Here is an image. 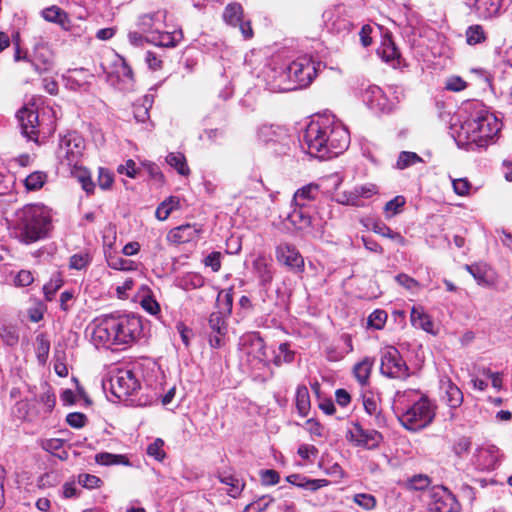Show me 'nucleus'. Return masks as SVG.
<instances>
[{
	"label": "nucleus",
	"instance_id": "obj_1",
	"mask_svg": "<svg viewBox=\"0 0 512 512\" xmlns=\"http://www.w3.org/2000/svg\"><path fill=\"white\" fill-rule=\"evenodd\" d=\"M142 330V321L138 316L107 315L93 322L90 337L96 347L125 349L137 341Z\"/></svg>",
	"mask_w": 512,
	"mask_h": 512
},
{
	"label": "nucleus",
	"instance_id": "obj_2",
	"mask_svg": "<svg viewBox=\"0 0 512 512\" xmlns=\"http://www.w3.org/2000/svg\"><path fill=\"white\" fill-rule=\"evenodd\" d=\"M393 401L394 412L406 430L415 432L424 429L435 418V405L419 390L397 391Z\"/></svg>",
	"mask_w": 512,
	"mask_h": 512
},
{
	"label": "nucleus",
	"instance_id": "obj_3",
	"mask_svg": "<svg viewBox=\"0 0 512 512\" xmlns=\"http://www.w3.org/2000/svg\"><path fill=\"white\" fill-rule=\"evenodd\" d=\"M500 126L494 115L475 104L474 113L461 124L455 140L460 147L472 144L484 147L499 133Z\"/></svg>",
	"mask_w": 512,
	"mask_h": 512
},
{
	"label": "nucleus",
	"instance_id": "obj_4",
	"mask_svg": "<svg viewBox=\"0 0 512 512\" xmlns=\"http://www.w3.org/2000/svg\"><path fill=\"white\" fill-rule=\"evenodd\" d=\"M52 215L44 205H27L17 213V229L22 243L31 244L48 236Z\"/></svg>",
	"mask_w": 512,
	"mask_h": 512
},
{
	"label": "nucleus",
	"instance_id": "obj_5",
	"mask_svg": "<svg viewBox=\"0 0 512 512\" xmlns=\"http://www.w3.org/2000/svg\"><path fill=\"white\" fill-rule=\"evenodd\" d=\"M84 140L77 133L65 135L59 143L56 152L57 159L62 168L74 173V169L80 166L83 156Z\"/></svg>",
	"mask_w": 512,
	"mask_h": 512
},
{
	"label": "nucleus",
	"instance_id": "obj_6",
	"mask_svg": "<svg viewBox=\"0 0 512 512\" xmlns=\"http://www.w3.org/2000/svg\"><path fill=\"white\" fill-rule=\"evenodd\" d=\"M316 74L317 67L311 59H297L287 67L284 73L293 85L279 87V90L286 91L306 87L311 84Z\"/></svg>",
	"mask_w": 512,
	"mask_h": 512
},
{
	"label": "nucleus",
	"instance_id": "obj_7",
	"mask_svg": "<svg viewBox=\"0 0 512 512\" xmlns=\"http://www.w3.org/2000/svg\"><path fill=\"white\" fill-rule=\"evenodd\" d=\"M380 371L384 376L394 379L405 380L410 376L409 367L400 352L392 346L382 353Z\"/></svg>",
	"mask_w": 512,
	"mask_h": 512
},
{
	"label": "nucleus",
	"instance_id": "obj_8",
	"mask_svg": "<svg viewBox=\"0 0 512 512\" xmlns=\"http://www.w3.org/2000/svg\"><path fill=\"white\" fill-rule=\"evenodd\" d=\"M326 137V125H321L319 122H311L303 135V144L307 146V152L317 158H326Z\"/></svg>",
	"mask_w": 512,
	"mask_h": 512
},
{
	"label": "nucleus",
	"instance_id": "obj_9",
	"mask_svg": "<svg viewBox=\"0 0 512 512\" xmlns=\"http://www.w3.org/2000/svg\"><path fill=\"white\" fill-rule=\"evenodd\" d=\"M428 512H460L455 495L446 487L435 486L429 491Z\"/></svg>",
	"mask_w": 512,
	"mask_h": 512
},
{
	"label": "nucleus",
	"instance_id": "obj_10",
	"mask_svg": "<svg viewBox=\"0 0 512 512\" xmlns=\"http://www.w3.org/2000/svg\"><path fill=\"white\" fill-rule=\"evenodd\" d=\"M347 439L355 446L371 450L379 446L383 436L376 430L364 429L360 423L353 422L347 432Z\"/></svg>",
	"mask_w": 512,
	"mask_h": 512
},
{
	"label": "nucleus",
	"instance_id": "obj_11",
	"mask_svg": "<svg viewBox=\"0 0 512 512\" xmlns=\"http://www.w3.org/2000/svg\"><path fill=\"white\" fill-rule=\"evenodd\" d=\"M326 136V158L338 156L349 145V133L341 125H326Z\"/></svg>",
	"mask_w": 512,
	"mask_h": 512
},
{
	"label": "nucleus",
	"instance_id": "obj_12",
	"mask_svg": "<svg viewBox=\"0 0 512 512\" xmlns=\"http://www.w3.org/2000/svg\"><path fill=\"white\" fill-rule=\"evenodd\" d=\"M111 391L119 399L133 395L140 387L139 381L130 370L119 371L111 377Z\"/></svg>",
	"mask_w": 512,
	"mask_h": 512
},
{
	"label": "nucleus",
	"instance_id": "obj_13",
	"mask_svg": "<svg viewBox=\"0 0 512 512\" xmlns=\"http://www.w3.org/2000/svg\"><path fill=\"white\" fill-rule=\"evenodd\" d=\"M276 258L291 271L300 273L304 270V258L292 244L280 243L276 247Z\"/></svg>",
	"mask_w": 512,
	"mask_h": 512
},
{
	"label": "nucleus",
	"instance_id": "obj_14",
	"mask_svg": "<svg viewBox=\"0 0 512 512\" xmlns=\"http://www.w3.org/2000/svg\"><path fill=\"white\" fill-rule=\"evenodd\" d=\"M22 134L29 140H37L39 116L33 106L22 107L16 115Z\"/></svg>",
	"mask_w": 512,
	"mask_h": 512
},
{
	"label": "nucleus",
	"instance_id": "obj_15",
	"mask_svg": "<svg viewBox=\"0 0 512 512\" xmlns=\"http://www.w3.org/2000/svg\"><path fill=\"white\" fill-rule=\"evenodd\" d=\"M287 219L295 229L303 231L308 235L316 237L321 234V230L316 229L313 225V219L305 206L295 205V208L289 213Z\"/></svg>",
	"mask_w": 512,
	"mask_h": 512
},
{
	"label": "nucleus",
	"instance_id": "obj_16",
	"mask_svg": "<svg viewBox=\"0 0 512 512\" xmlns=\"http://www.w3.org/2000/svg\"><path fill=\"white\" fill-rule=\"evenodd\" d=\"M245 353L259 362H266L267 352L264 340L257 333H251L242 338Z\"/></svg>",
	"mask_w": 512,
	"mask_h": 512
},
{
	"label": "nucleus",
	"instance_id": "obj_17",
	"mask_svg": "<svg viewBox=\"0 0 512 512\" xmlns=\"http://www.w3.org/2000/svg\"><path fill=\"white\" fill-rule=\"evenodd\" d=\"M201 228L196 224H183L171 229L167 235L169 242L184 244L198 239Z\"/></svg>",
	"mask_w": 512,
	"mask_h": 512
},
{
	"label": "nucleus",
	"instance_id": "obj_18",
	"mask_svg": "<svg viewBox=\"0 0 512 512\" xmlns=\"http://www.w3.org/2000/svg\"><path fill=\"white\" fill-rule=\"evenodd\" d=\"M363 98L371 109L387 112L392 108L383 90L378 86H369L365 90Z\"/></svg>",
	"mask_w": 512,
	"mask_h": 512
},
{
	"label": "nucleus",
	"instance_id": "obj_19",
	"mask_svg": "<svg viewBox=\"0 0 512 512\" xmlns=\"http://www.w3.org/2000/svg\"><path fill=\"white\" fill-rule=\"evenodd\" d=\"M29 63L39 74L50 71L53 67L52 52L46 46L39 45L35 48L33 57L30 58Z\"/></svg>",
	"mask_w": 512,
	"mask_h": 512
},
{
	"label": "nucleus",
	"instance_id": "obj_20",
	"mask_svg": "<svg viewBox=\"0 0 512 512\" xmlns=\"http://www.w3.org/2000/svg\"><path fill=\"white\" fill-rule=\"evenodd\" d=\"M441 390L443 392L442 400L450 409H457L462 405L464 400L463 392L449 378L441 381Z\"/></svg>",
	"mask_w": 512,
	"mask_h": 512
},
{
	"label": "nucleus",
	"instance_id": "obj_21",
	"mask_svg": "<svg viewBox=\"0 0 512 512\" xmlns=\"http://www.w3.org/2000/svg\"><path fill=\"white\" fill-rule=\"evenodd\" d=\"M465 269L473 276L476 282L485 287L494 285L495 278L492 270L486 265H466Z\"/></svg>",
	"mask_w": 512,
	"mask_h": 512
},
{
	"label": "nucleus",
	"instance_id": "obj_22",
	"mask_svg": "<svg viewBox=\"0 0 512 512\" xmlns=\"http://www.w3.org/2000/svg\"><path fill=\"white\" fill-rule=\"evenodd\" d=\"M377 54L393 67L399 64L400 53L391 37H385L382 40L381 46L377 49Z\"/></svg>",
	"mask_w": 512,
	"mask_h": 512
},
{
	"label": "nucleus",
	"instance_id": "obj_23",
	"mask_svg": "<svg viewBox=\"0 0 512 512\" xmlns=\"http://www.w3.org/2000/svg\"><path fill=\"white\" fill-rule=\"evenodd\" d=\"M287 481L300 488H304L309 491H316L329 484L326 479H310L300 474H291L287 477Z\"/></svg>",
	"mask_w": 512,
	"mask_h": 512
},
{
	"label": "nucleus",
	"instance_id": "obj_24",
	"mask_svg": "<svg viewBox=\"0 0 512 512\" xmlns=\"http://www.w3.org/2000/svg\"><path fill=\"white\" fill-rule=\"evenodd\" d=\"M15 417L21 420L34 421L41 417L40 410L36 409L27 400H19L12 409Z\"/></svg>",
	"mask_w": 512,
	"mask_h": 512
},
{
	"label": "nucleus",
	"instance_id": "obj_25",
	"mask_svg": "<svg viewBox=\"0 0 512 512\" xmlns=\"http://www.w3.org/2000/svg\"><path fill=\"white\" fill-rule=\"evenodd\" d=\"M163 18L164 15L160 11L144 14L139 17L138 26L143 32H151L153 35L159 30Z\"/></svg>",
	"mask_w": 512,
	"mask_h": 512
},
{
	"label": "nucleus",
	"instance_id": "obj_26",
	"mask_svg": "<svg viewBox=\"0 0 512 512\" xmlns=\"http://www.w3.org/2000/svg\"><path fill=\"white\" fill-rule=\"evenodd\" d=\"M320 193V187L317 184L310 183L298 189L293 197L296 206H305L308 201L315 200Z\"/></svg>",
	"mask_w": 512,
	"mask_h": 512
},
{
	"label": "nucleus",
	"instance_id": "obj_27",
	"mask_svg": "<svg viewBox=\"0 0 512 512\" xmlns=\"http://www.w3.org/2000/svg\"><path fill=\"white\" fill-rule=\"evenodd\" d=\"M465 38L469 46L483 45L488 41V33L484 26L473 24L467 27Z\"/></svg>",
	"mask_w": 512,
	"mask_h": 512
},
{
	"label": "nucleus",
	"instance_id": "obj_28",
	"mask_svg": "<svg viewBox=\"0 0 512 512\" xmlns=\"http://www.w3.org/2000/svg\"><path fill=\"white\" fill-rule=\"evenodd\" d=\"M374 366V358L364 357L353 367V374L360 385L364 386L368 383L372 368Z\"/></svg>",
	"mask_w": 512,
	"mask_h": 512
},
{
	"label": "nucleus",
	"instance_id": "obj_29",
	"mask_svg": "<svg viewBox=\"0 0 512 512\" xmlns=\"http://www.w3.org/2000/svg\"><path fill=\"white\" fill-rule=\"evenodd\" d=\"M474 7L479 17L491 18L499 12L501 0H475Z\"/></svg>",
	"mask_w": 512,
	"mask_h": 512
},
{
	"label": "nucleus",
	"instance_id": "obj_30",
	"mask_svg": "<svg viewBox=\"0 0 512 512\" xmlns=\"http://www.w3.org/2000/svg\"><path fill=\"white\" fill-rule=\"evenodd\" d=\"M181 37V32L174 31L170 33L157 31L148 41L161 47H174L180 41Z\"/></svg>",
	"mask_w": 512,
	"mask_h": 512
},
{
	"label": "nucleus",
	"instance_id": "obj_31",
	"mask_svg": "<svg viewBox=\"0 0 512 512\" xmlns=\"http://www.w3.org/2000/svg\"><path fill=\"white\" fill-rule=\"evenodd\" d=\"M43 18L48 22L59 24L63 28H67L69 24L68 16L64 10L58 6H50L42 11Z\"/></svg>",
	"mask_w": 512,
	"mask_h": 512
},
{
	"label": "nucleus",
	"instance_id": "obj_32",
	"mask_svg": "<svg viewBox=\"0 0 512 512\" xmlns=\"http://www.w3.org/2000/svg\"><path fill=\"white\" fill-rule=\"evenodd\" d=\"M166 163L174 168L178 174L182 176H188L190 169L188 167L186 157L180 152H170L166 156Z\"/></svg>",
	"mask_w": 512,
	"mask_h": 512
},
{
	"label": "nucleus",
	"instance_id": "obj_33",
	"mask_svg": "<svg viewBox=\"0 0 512 512\" xmlns=\"http://www.w3.org/2000/svg\"><path fill=\"white\" fill-rule=\"evenodd\" d=\"M219 480L221 483L229 486L228 494L233 498L238 497L245 486L241 479L230 473L219 474Z\"/></svg>",
	"mask_w": 512,
	"mask_h": 512
},
{
	"label": "nucleus",
	"instance_id": "obj_34",
	"mask_svg": "<svg viewBox=\"0 0 512 512\" xmlns=\"http://www.w3.org/2000/svg\"><path fill=\"white\" fill-rule=\"evenodd\" d=\"M95 462L99 465H125L129 466L130 461L125 455L101 452L95 455Z\"/></svg>",
	"mask_w": 512,
	"mask_h": 512
},
{
	"label": "nucleus",
	"instance_id": "obj_35",
	"mask_svg": "<svg viewBox=\"0 0 512 512\" xmlns=\"http://www.w3.org/2000/svg\"><path fill=\"white\" fill-rule=\"evenodd\" d=\"M284 136L285 131L280 127H274L273 125H262L258 130V138L264 143L278 141Z\"/></svg>",
	"mask_w": 512,
	"mask_h": 512
},
{
	"label": "nucleus",
	"instance_id": "obj_36",
	"mask_svg": "<svg viewBox=\"0 0 512 512\" xmlns=\"http://www.w3.org/2000/svg\"><path fill=\"white\" fill-rule=\"evenodd\" d=\"M180 200L178 197L170 196L165 199L156 209V218L163 221L166 220L173 210L179 208Z\"/></svg>",
	"mask_w": 512,
	"mask_h": 512
},
{
	"label": "nucleus",
	"instance_id": "obj_37",
	"mask_svg": "<svg viewBox=\"0 0 512 512\" xmlns=\"http://www.w3.org/2000/svg\"><path fill=\"white\" fill-rule=\"evenodd\" d=\"M372 231L382 237L390 238L396 241L399 245L404 246L406 243L405 238L398 232H394L389 226L383 222H375L372 226Z\"/></svg>",
	"mask_w": 512,
	"mask_h": 512
},
{
	"label": "nucleus",
	"instance_id": "obj_38",
	"mask_svg": "<svg viewBox=\"0 0 512 512\" xmlns=\"http://www.w3.org/2000/svg\"><path fill=\"white\" fill-rule=\"evenodd\" d=\"M296 408L302 417L308 415L310 410V395L306 386H299L296 390Z\"/></svg>",
	"mask_w": 512,
	"mask_h": 512
},
{
	"label": "nucleus",
	"instance_id": "obj_39",
	"mask_svg": "<svg viewBox=\"0 0 512 512\" xmlns=\"http://www.w3.org/2000/svg\"><path fill=\"white\" fill-rule=\"evenodd\" d=\"M243 9L238 3L229 4L223 13V19L231 26H237L242 20Z\"/></svg>",
	"mask_w": 512,
	"mask_h": 512
},
{
	"label": "nucleus",
	"instance_id": "obj_40",
	"mask_svg": "<svg viewBox=\"0 0 512 512\" xmlns=\"http://www.w3.org/2000/svg\"><path fill=\"white\" fill-rule=\"evenodd\" d=\"M38 402L43 405L42 410H40L41 417H45L52 412L56 398L50 387L45 386L43 393L39 396Z\"/></svg>",
	"mask_w": 512,
	"mask_h": 512
},
{
	"label": "nucleus",
	"instance_id": "obj_41",
	"mask_svg": "<svg viewBox=\"0 0 512 512\" xmlns=\"http://www.w3.org/2000/svg\"><path fill=\"white\" fill-rule=\"evenodd\" d=\"M335 200L342 205L361 206V199L358 194L357 187L350 191L338 192L335 195Z\"/></svg>",
	"mask_w": 512,
	"mask_h": 512
},
{
	"label": "nucleus",
	"instance_id": "obj_42",
	"mask_svg": "<svg viewBox=\"0 0 512 512\" xmlns=\"http://www.w3.org/2000/svg\"><path fill=\"white\" fill-rule=\"evenodd\" d=\"M423 162L422 158L415 152L402 151L397 159L396 168L403 170Z\"/></svg>",
	"mask_w": 512,
	"mask_h": 512
},
{
	"label": "nucleus",
	"instance_id": "obj_43",
	"mask_svg": "<svg viewBox=\"0 0 512 512\" xmlns=\"http://www.w3.org/2000/svg\"><path fill=\"white\" fill-rule=\"evenodd\" d=\"M47 180V175L46 173L42 172V171H35L31 174H29L25 180H24V185L26 187L27 190L29 191H36V190H39L43 187V185L45 184Z\"/></svg>",
	"mask_w": 512,
	"mask_h": 512
},
{
	"label": "nucleus",
	"instance_id": "obj_44",
	"mask_svg": "<svg viewBox=\"0 0 512 512\" xmlns=\"http://www.w3.org/2000/svg\"><path fill=\"white\" fill-rule=\"evenodd\" d=\"M106 260L108 266L115 270L129 271L135 269L133 261L124 259L112 253L106 255Z\"/></svg>",
	"mask_w": 512,
	"mask_h": 512
},
{
	"label": "nucleus",
	"instance_id": "obj_45",
	"mask_svg": "<svg viewBox=\"0 0 512 512\" xmlns=\"http://www.w3.org/2000/svg\"><path fill=\"white\" fill-rule=\"evenodd\" d=\"M406 204V199L402 195L395 196L393 199L388 201L384 206V212L386 214V218H392L395 215L399 214L403 207Z\"/></svg>",
	"mask_w": 512,
	"mask_h": 512
},
{
	"label": "nucleus",
	"instance_id": "obj_46",
	"mask_svg": "<svg viewBox=\"0 0 512 512\" xmlns=\"http://www.w3.org/2000/svg\"><path fill=\"white\" fill-rule=\"evenodd\" d=\"M208 324L212 333L217 334H226L227 333V325L225 320L220 312H213L210 314L208 319Z\"/></svg>",
	"mask_w": 512,
	"mask_h": 512
},
{
	"label": "nucleus",
	"instance_id": "obj_47",
	"mask_svg": "<svg viewBox=\"0 0 512 512\" xmlns=\"http://www.w3.org/2000/svg\"><path fill=\"white\" fill-rule=\"evenodd\" d=\"M294 351L290 349L288 343H282L279 345L278 353L274 357V363L277 366L282 365L283 363H291L294 359Z\"/></svg>",
	"mask_w": 512,
	"mask_h": 512
},
{
	"label": "nucleus",
	"instance_id": "obj_48",
	"mask_svg": "<svg viewBox=\"0 0 512 512\" xmlns=\"http://www.w3.org/2000/svg\"><path fill=\"white\" fill-rule=\"evenodd\" d=\"M353 502L367 511L373 510L377 504L376 498L372 494L368 493L355 494L353 496Z\"/></svg>",
	"mask_w": 512,
	"mask_h": 512
},
{
	"label": "nucleus",
	"instance_id": "obj_49",
	"mask_svg": "<svg viewBox=\"0 0 512 512\" xmlns=\"http://www.w3.org/2000/svg\"><path fill=\"white\" fill-rule=\"evenodd\" d=\"M77 172L76 177L81 184L83 190H85L88 194H92L94 192L95 184L91 179L90 174L81 168V166L78 167V169H74V172Z\"/></svg>",
	"mask_w": 512,
	"mask_h": 512
},
{
	"label": "nucleus",
	"instance_id": "obj_50",
	"mask_svg": "<svg viewBox=\"0 0 512 512\" xmlns=\"http://www.w3.org/2000/svg\"><path fill=\"white\" fill-rule=\"evenodd\" d=\"M0 338L8 346H14L18 342V333L13 326H2L0 328Z\"/></svg>",
	"mask_w": 512,
	"mask_h": 512
},
{
	"label": "nucleus",
	"instance_id": "obj_51",
	"mask_svg": "<svg viewBox=\"0 0 512 512\" xmlns=\"http://www.w3.org/2000/svg\"><path fill=\"white\" fill-rule=\"evenodd\" d=\"M204 285V278L198 273H188L182 279V287L186 290L200 288Z\"/></svg>",
	"mask_w": 512,
	"mask_h": 512
},
{
	"label": "nucleus",
	"instance_id": "obj_52",
	"mask_svg": "<svg viewBox=\"0 0 512 512\" xmlns=\"http://www.w3.org/2000/svg\"><path fill=\"white\" fill-rule=\"evenodd\" d=\"M62 284V279L58 275L51 278L50 281L43 286V292L46 300L51 301L55 293L61 288Z\"/></svg>",
	"mask_w": 512,
	"mask_h": 512
},
{
	"label": "nucleus",
	"instance_id": "obj_53",
	"mask_svg": "<svg viewBox=\"0 0 512 512\" xmlns=\"http://www.w3.org/2000/svg\"><path fill=\"white\" fill-rule=\"evenodd\" d=\"M363 405H364L365 411L370 416H375L378 424H380L381 419L383 417L380 413L379 404H378L377 400L374 397H364Z\"/></svg>",
	"mask_w": 512,
	"mask_h": 512
},
{
	"label": "nucleus",
	"instance_id": "obj_54",
	"mask_svg": "<svg viewBox=\"0 0 512 512\" xmlns=\"http://www.w3.org/2000/svg\"><path fill=\"white\" fill-rule=\"evenodd\" d=\"M387 321V313L384 310H375L368 318V325L377 330L384 327Z\"/></svg>",
	"mask_w": 512,
	"mask_h": 512
},
{
	"label": "nucleus",
	"instance_id": "obj_55",
	"mask_svg": "<svg viewBox=\"0 0 512 512\" xmlns=\"http://www.w3.org/2000/svg\"><path fill=\"white\" fill-rule=\"evenodd\" d=\"M164 441L157 438L154 442L150 443L147 447V454L158 461L163 460L165 452L163 450Z\"/></svg>",
	"mask_w": 512,
	"mask_h": 512
},
{
	"label": "nucleus",
	"instance_id": "obj_56",
	"mask_svg": "<svg viewBox=\"0 0 512 512\" xmlns=\"http://www.w3.org/2000/svg\"><path fill=\"white\" fill-rule=\"evenodd\" d=\"M254 268L258 272L262 283H268L272 280V273L264 260L258 259L254 262Z\"/></svg>",
	"mask_w": 512,
	"mask_h": 512
},
{
	"label": "nucleus",
	"instance_id": "obj_57",
	"mask_svg": "<svg viewBox=\"0 0 512 512\" xmlns=\"http://www.w3.org/2000/svg\"><path fill=\"white\" fill-rule=\"evenodd\" d=\"M78 482L87 489L98 488L102 484V480L99 477L91 474H80L78 476Z\"/></svg>",
	"mask_w": 512,
	"mask_h": 512
},
{
	"label": "nucleus",
	"instance_id": "obj_58",
	"mask_svg": "<svg viewBox=\"0 0 512 512\" xmlns=\"http://www.w3.org/2000/svg\"><path fill=\"white\" fill-rule=\"evenodd\" d=\"M480 454L481 455L487 454V456L489 458L487 463L485 464L486 468L494 467L498 463L499 458H500L499 449L495 446H489L487 448H482L480 450Z\"/></svg>",
	"mask_w": 512,
	"mask_h": 512
},
{
	"label": "nucleus",
	"instance_id": "obj_59",
	"mask_svg": "<svg viewBox=\"0 0 512 512\" xmlns=\"http://www.w3.org/2000/svg\"><path fill=\"white\" fill-rule=\"evenodd\" d=\"M453 190L459 196H466L471 189V183L466 178L453 179Z\"/></svg>",
	"mask_w": 512,
	"mask_h": 512
},
{
	"label": "nucleus",
	"instance_id": "obj_60",
	"mask_svg": "<svg viewBox=\"0 0 512 512\" xmlns=\"http://www.w3.org/2000/svg\"><path fill=\"white\" fill-rule=\"evenodd\" d=\"M467 87V83L459 76H451L446 80L445 88L449 91L460 92Z\"/></svg>",
	"mask_w": 512,
	"mask_h": 512
},
{
	"label": "nucleus",
	"instance_id": "obj_61",
	"mask_svg": "<svg viewBox=\"0 0 512 512\" xmlns=\"http://www.w3.org/2000/svg\"><path fill=\"white\" fill-rule=\"evenodd\" d=\"M260 479L263 485H275L279 482V473L272 469L262 470L260 472Z\"/></svg>",
	"mask_w": 512,
	"mask_h": 512
},
{
	"label": "nucleus",
	"instance_id": "obj_62",
	"mask_svg": "<svg viewBox=\"0 0 512 512\" xmlns=\"http://www.w3.org/2000/svg\"><path fill=\"white\" fill-rule=\"evenodd\" d=\"M34 281L33 274L29 270H21L14 278V283L17 287H26Z\"/></svg>",
	"mask_w": 512,
	"mask_h": 512
},
{
	"label": "nucleus",
	"instance_id": "obj_63",
	"mask_svg": "<svg viewBox=\"0 0 512 512\" xmlns=\"http://www.w3.org/2000/svg\"><path fill=\"white\" fill-rule=\"evenodd\" d=\"M90 263L88 254H75L70 257V267L73 269L81 270Z\"/></svg>",
	"mask_w": 512,
	"mask_h": 512
},
{
	"label": "nucleus",
	"instance_id": "obj_64",
	"mask_svg": "<svg viewBox=\"0 0 512 512\" xmlns=\"http://www.w3.org/2000/svg\"><path fill=\"white\" fill-rule=\"evenodd\" d=\"M471 447V441L467 437L459 438L453 445L454 453L461 457L464 454L468 453Z\"/></svg>",
	"mask_w": 512,
	"mask_h": 512
}]
</instances>
